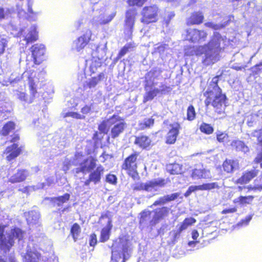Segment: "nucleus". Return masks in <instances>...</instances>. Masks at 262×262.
Listing matches in <instances>:
<instances>
[{
  "label": "nucleus",
  "instance_id": "4c0bfd02",
  "mask_svg": "<svg viewBox=\"0 0 262 262\" xmlns=\"http://www.w3.org/2000/svg\"><path fill=\"white\" fill-rule=\"evenodd\" d=\"M70 197V195L69 194L66 193L62 196L51 198V200L55 206H61L62 204L69 200Z\"/></svg>",
  "mask_w": 262,
  "mask_h": 262
},
{
  "label": "nucleus",
  "instance_id": "f8f14e48",
  "mask_svg": "<svg viewBox=\"0 0 262 262\" xmlns=\"http://www.w3.org/2000/svg\"><path fill=\"white\" fill-rule=\"evenodd\" d=\"M92 32L91 30L87 29L84 33L75 39L72 46V49L77 52L82 50L88 43L91 39Z\"/></svg>",
  "mask_w": 262,
  "mask_h": 262
},
{
  "label": "nucleus",
  "instance_id": "e2e57ef3",
  "mask_svg": "<svg viewBox=\"0 0 262 262\" xmlns=\"http://www.w3.org/2000/svg\"><path fill=\"white\" fill-rule=\"evenodd\" d=\"M9 13L10 12L8 9L5 11L3 8H0V20L7 18Z\"/></svg>",
  "mask_w": 262,
  "mask_h": 262
},
{
  "label": "nucleus",
  "instance_id": "bf43d9fd",
  "mask_svg": "<svg viewBox=\"0 0 262 262\" xmlns=\"http://www.w3.org/2000/svg\"><path fill=\"white\" fill-rule=\"evenodd\" d=\"M147 0H132L129 1V6H142Z\"/></svg>",
  "mask_w": 262,
  "mask_h": 262
},
{
  "label": "nucleus",
  "instance_id": "f704fd0d",
  "mask_svg": "<svg viewBox=\"0 0 262 262\" xmlns=\"http://www.w3.org/2000/svg\"><path fill=\"white\" fill-rule=\"evenodd\" d=\"M40 254L36 251H27L24 262H39Z\"/></svg>",
  "mask_w": 262,
  "mask_h": 262
},
{
  "label": "nucleus",
  "instance_id": "8fccbe9b",
  "mask_svg": "<svg viewBox=\"0 0 262 262\" xmlns=\"http://www.w3.org/2000/svg\"><path fill=\"white\" fill-rule=\"evenodd\" d=\"M200 129L202 132L208 135L212 134L214 130L212 126L206 123H203L200 125Z\"/></svg>",
  "mask_w": 262,
  "mask_h": 262
},
{
  "label": "nucleus",
  "instance_id": "13d9d810",
  "mask_svg": "<svg viewBox=\"0 0 262 262\" xmlns=\"http://www.w3.org/2000/svg\"><path fill=\"white\" fill-rule=\"evenodd\" d=\"M174 16V13L173 12H168L164 18L163 25L168 27L169 23L172 18Z\"/></svg>",
  "mask_w": 262,
  "mask_h": 262
},
{
  "label": "nucleus",
  "instance_id": "09e8293b",
  "mask_svg": "<svg viewBox=\"0 0 262 262\" xmlns=\"http://www.w3.org/2000/svg\"><path fill=\"white\" fill-rule=\"evenodd\" d=\"M80 233V226L77 224H74L71 230V233L75 242L77 239Z\"/></svg>",
  "mask_w": 262,
  "mask_h": 262
},
{
  "label": "nucleus",
  "instance_id": "c9c22d12",
  "mask_svg": "<svg viewBox=\"0 0 262 262\" xmlns=\"http://www.w3.org/2000/svg\"><path fill=\"white\" fill-rule=\"evenodd\" d=\"M231 146L236 150L242 151L246 153L249 151V148L245 143L240 140H234L231 143Z\"/></svg>",
  "mask_w": 262,
  "mask_h": 262
},
{
  "label": "nucleus",
  "instance_id": "052dcab7",
  "mask_svg": "<svg viewBox=\"0 0 262 262\" xmlns=\"http://www.w3.org/2000/svg\"><path fill=\"white\" fill-rule=\"evenodd\" d=\"M167 202V199L165 195L163 197H161L158 200L155 201L152 204V206L163 205L166 204Z\"/></svg>",
  "mask_w": 262,
  "mask_h": 262
},
{
  "label": "nucleus",
  "instance_id": "2eb2a0df",
  "mask_svg": "<svg viewBox=\"0 0 262 262\" xmlns=\"http://www.w3.org/2000/svg\"><path fill=\"white\" fill-rule=\"evenodd\" d=\"M18 140L19 137L17 135H15L11 140L14 143L11 146L8 147L4 151V154L6 155L7 160L11 161L19 155L20 149L18 147V145L15 143Z\"/></svg>",
  "mask_w": 262,
  "mask_h": 262
},
{
  "label": "nucleus",
  "instance_id": "72a5a7b5",
  "mask_svg": "<svg viewBox=\"0 0 262 262\" xmlns=\"http://www.w3.org/2000/svg\"><path fill=\"white\" fill-rule=\"evenodd\" d=\"M151 140L147 136H142L137 137L135 141V144L142 148H145L150 144Z\"/></svg>",
  "mask_w": 262,
  "mask_h": 262
},
{
  "label": "nucleus",
  "instance_id": "c85d7f7f",
  "mask_svg": "<svg viewBox=\"0 0 262 262\" xmlns=\"http://www.w3.org/2000/svg\"><path fill=\"white\" fill-rule=\"evenodd\" d=\"M224 170L228 173L233 171L238 167L237 160H226L223 164Z\"/></svg>",
  "mask_w": 262,
  "mask_h": 262
},
{
  "label": "nucleus",
  "instance_id": "0e129e2a",
  "mask_svg": "<svg viewBox=\"0 0 262 262\" xmlns=\"http://www.w3.org/2000/svg\"><path fill=\"white\" fill-rule=\"evenodd\" d=\"M106 180V182L114 184L116 183L117 178L115 175L110 174L107 176Z\"/></svg>",
  "mask_w": 262,
  "mask_h": 262
},
{
  "label": "nucleus",
  "instance_id": "b1692460",
  "mask_svg": "<svg viewBox=\"0 0 262 262\" xmlns=\"http://www.w3.org/2000/svg\"><path fill=\"white\" fill-rule=\"evenodd\" d=\"M29 176V173L25 170H19L9 179V181L12 183H18L24 181Z\"/></svg>",
  "mask_w": 262,
  "mask_h": 262
},
{
  "label": "nucleus",
  "instance_id": "9d476101",
  "mask_svg": "<svg viewBox=\"0 0 262 262\" xmlns=\"http://www.w3.org/2000/svg\"><path fill=\"white\" fill-rule=\"evenodd\" d=\"M207 35V33L204 30H199L192 28L186 29L183 34L185 40L193 43L204 41Z\"/></svg>",
  "mask_w": 262,
  "mask_h": 262
},
{
  "label": "nucleus",
  "instance_id": "a19ab883",
  "mask_svg": "<svg viewBox=\"0 0 262 262\" xmlns=\"http://www.w3.org/2000/svg\"><path fill=\"white\" fill-rule=\"evenodd\" d=\"M261 123V117L257 114H253L248 119L247 124L249 126H255Z\"/></svg>",
  "mask_w": 262,
  "mask_h": 262
},
{
  "label": "nucleus",
  "instance_id": "864d4df0",
  "mask_svg": "<svg viewBox=\"0 0 262 262\" xmlns=\"http://www.w3.org/2000/svg\"><path fill=\"white\" fill-rule=\"evenodd\" d=\"M187 119L188 120H193L195 117V112L194 108L192 105H190L187 108Z\"/></svg>",
  "mask_w": 262,
  "mask_h": 262
},
{
  "label": "nucleus",
  "instance_id": "a211bd4d",
  "mask_svg": "<svg viewBox=\"0 0 262 262\" xmlns=\"http://www.w3.org/2000/svg\"><path fill=\"white\" fill-rule=\"evenodd\" d=\"M96 166V160L92 157L84 159L79 167L76 169V172H82L83 173H89L94 169Z\"/></svg>",
  "mask_w": 262,
  "mask_h": 262
},
{
  "label": "nucleus",
  "instance_id": "5fc2aeb1",
  "mask_svg": "<svg viewBox=\"0 0 262 262\" xmlns=\"http://www.w3.org/2000/svg\"><path fill=\"white\" fill-rule=\"evenodd\" d=\"M131 48H132L131 44H127L124 46L119 52L117 57V60L120 59L122 57L124 56L128 52L129 49Z\"/></svg>",
  "mask_w": 262,
  "mask_h": 262
},
{
  "label": "nucleus",
  "instance_id": "7c9ffc66",
  "mask_svg": "<svg viewBox=\"0 0 262 262\" xmlns=\"http://www.w3.org/2000/svg\"><path fill=\"white\" fill-rule=\"evenodd\" d=\"M116 118L113 117V116L109 119L104 120L98 127L99 131L102 133H107L109 128L111 125H113V123H115Z\"/></svg>",
  "mask_w": 262,
  "mask_h": 262
},
{
  "label": "nucleus",
  "instance_id": "e433bc0d",
  "mask_svg": "<svg viewBox=\"0 0 262 262\" xmlns=\"http://www.w3.org/2000/svg\"><path fill=\"white\" fill-rule=\"evenodd\" d=\"M112 225L110 221H109L107 225L104 227L101 232L100 241L104 242L107 241L110 237V233L112 229Z\"/></svg>",
  "mask_w": 262,
  "mask_h": 262
},
{
  "label": "nucleus",
  "instance_id": "c756f323",
  "mask_svg": "<svg viewBox=\"0 0 262 262\" xmlns=\"http://www.w3.org/2000/svg\"><path fill=\"white\" fill-rule=\"evenodd\" d=\"M204 16L201 12L193 13L187 20L188 25H198L202 23Z\"/></svg>",
  "mask_w": 262,
  "mask_h": 262
},
{
  "label": "nucleus",
  "instance_id": "69168bd1",
  "mask_svg": "<svg viewBox=\"0 0 262 262\" xmlns=\"http://www.w3.org/2000/svg\"><path fill=\"white\" fill-rule=\"evenodd\" d=\"M179 196V194L178 193H172L170 195H165L167 202L174 200Z\"/></svg>",
  "mask_w": 262,
  "mask_h": 262
},
{
  "label": "nucleus",
  "instance_id": "5701e85b",
  "mask_svg": "<svg viewBox=\"0 0 262 262\" xmlns=\"http://www.w3.org/2000/svg\"><path fill=\"white\" fill-rule=\"evenodd\" d=\"M191 176L194 179H207L211 177L210 172L205 168H195L193 170Z\"/></svg>",
  "mask_w": 262,
  "mask_h": 262
},
{
  "label": "nucleus",
  "instance_id": "603ef678",
  "mask_svg": "<svg viewBox=\"0 0 262 262\" xmlns=\"http://www.w3.org/2000/svg\"><path fill=\"white\" fill-rule=\"evenodd\" d=\"M252 73L254 75H259L262 73V60L251 68Z\"/></svg>",
  "mask_w": 262,
  "mask_h": 262
},
{
  "label": "nucleus",
  "instance_id": "dca6fc26",
  "mask_svg": "<svg viewBox=\"0 0 262 262\" xmlns=\"http://www.w3.org/2000/svg\"><path fill=\"white\" fill-rule=\"evenodd\" d=\"M31 52L35 64H39L45 59V47L43 45H34L31 48Z\"/></svg>",
  "mask_w": 262,
  "mask_h": 262
},
{
  "label": "nucleus",
  "instance_id": "cd10ccee",
  "mask_svg": "<svg viewBox=\"0 0 262 262\" xmlns=\"http://www.w3.org/2000/svg\"><path fill=\"white\" fill-rule=\"evenodd\" d=\"M25 216L28 224L33 225L38 223L40 215L38 211L32 210L25 213Z\"/></svg>",
  "mask_w": 262,
  "mask_h": 262
},
{
  "label": "nucleus",
  "instance_id": "2f4dec72",
  "mask_svg": "<svg viewBox=\"0 0 262 262\" xmlns=\"http://www.w3.org/2000/svg\"><path fill=\"white\" fill-rule=\"evenodd\" d=\"M169 211V208L163 207L161 208L156 209L153 216L154 223L158 222L159 220L166 216Z\"/></svg>",
  "mask_w": 262,
  "mask_h": 262
},
{
  "label": "nucleus",
  "instance_id": "ddd939ff",
  "mask_svg": "<svg viewBox=\"0 0 262 262\" xmlns=\"http://www.w3.org/2000/svg\"><path fill=\"white\" fill-rule=\"evenodd\" d=\"M33 1L29 0V7H28V13L23 9L19 5H17V14L19 17L27 18L30 21H36L38 16L40 14L39 12H35L32 9Z\"/></svg>",
  "mask_w": 262,
  "mask_h": 262
},
{
  "label": "nucleus",
  "instance_id": "c03bdc74",
  "mask_svg": "<svg viewBox=\"0 0 262 262\" xmlns=\"http://www.w3.org/2000/svg\"><path fill=\"white\" fill-rule=\"evenodd\" d=\"M154 119L152 118H146L139 123L140 129H144L150 128L154 125Z\"/></svg>",
  "mask_w": 262,
  "mask_h": 262
},
{
  "label": "nucleus",
  "instance_id": "6ab92c4d",
  "mask_svg": "<svg viewBox=\"0 0 262 262\" xmlns=\"http://www.w3.org/2000/svg\"><path fill=\"white\" fill-rule=\"evenodd\" d=\"M170 126V129L167 133L166 137V143L167 144H174L177 140L181 128L180 125L178 123H173Z\"/></svg>",
  "mask_w": 262,
  "mask_h": 262
},
{
  "label": "nucleus",
  "instance_id": "37998d69",
  "mask_svg": "<svg viewBox=\"0 0 262 262\" xmlns=\"http://www.w3.org/2000/svg\"><path fill=\"white\" fill-rule=\"evenodd\" d=\"M254 197L252 195L240 196L234 200V202L241 205L250 204L252 202Z\"/></svg>",
  "mask_w": 262,
  "mask_h": 262
},
{
  "label": "nucleus",
  "instance_id": "412c9836",
  "mask_svg": "<svg viewBox=\"0 0 262 262\" xmlns=\"http://www.w3.org/2000/svg\"><path fill=\"white\" fill-rule=\"evenodd\" d=\"M137 14L136 10L134 9H129L126 12L125 25L126 28L128 29L129 31L132 30L134 27Z\"/></svg>",
  "mask_w": 262,
  "mask_h": 262
},
{
  "label": "nucleus",
  "instance_id": "aec40b11",
  "mask_svg": "<svg viewBox=\"0 0 262 262\" xmlns=\"http://www.w3.org/2000/svg\"><path fill=\"white\" fill-rule=\"evenodd\" d=\"M84 160V159L83 158V155L82 154L81 152H77L75 154L74 157L72 160L70 161H68V160H65L64 162L63 170L65 171L68 170L69 169V165H79L80 167L81 164L83 162Z\"/></svg>",
  "mask_w": 262,
  "mask_h": 262
},
{
  "label": "nucleus",
  "instance_id": "a878e982",
  "mask_svg": "<svg viewBox=\"0 0 262 262\" xmlns=\"http://www.w3.org/2000/svg\"><path fill=\"white\" fill-rule=\"evenodd\" d=\"M256 175L257 172L255 170L246 172L241 178L236 180L235 183L242 185L247 184Z\"/></svg>",
  "mask_w": 262,
  "mask_h": 262
},
{
  "label": "nucleus",
  "instance_id": "f3484780",
  "mask_svg": "<svg viewBox=\"0 0 262 262\" xmlns=\"http://www.w3.org/2000/svg\"><path fill=\"white\" fill-rule=\"evenodd\" d=\"M115 117L116 120L115 123H113L114 125L111 131L110 136L112 138H116L118 137L121 134L123 133L124 129L126 127L125 123L120 119V117L117 115H113Z\"/></svg>",
  "mask_w": 262,
  "mask_h": 262
},
{
  "label": "nucleus",
  "instance_id": "338daca9",
  "mask_svg": "<svg viewBox=\"0 0 262 262\" xmlns=\"http://www.w3.org/2000/svg\"><path fill=\"white\" fill-rule=\"evenodd\" d=\"M205 26L207 27L212 28L214 30L219 29L221 26L220 25L215 24L212 22H208L205 24Z\"/></svg>",
  "mask_w": 262,
  "mask_h": 262
},
{
  "label": "nucleus",
  "instance_id": "58836bf2",
  "mask_svg": "<svg viewBox=\"0 0 262 262\" xmlns=\"http://www.w3.org/2000/svg\"><path fill=\"white\" fill-rule=\"evenodd\" d=\"M167 170L172 174H178L182 172V166L178 163H173L167 166Z\"/></svg>",
  "mask_w": 262,
  "mask_h": 262
},
{
  "label": "nucleus",
  "instance_id": "774afa93",
  "mask_svg": "<svg viewBox=\"0 0 262 262\" xmlns=\"http://www.w3.org/2000/svg\"><path fill=\"white\" fill-rule=\"evenodd\" d=\"M97 243L96 235L95 234H92L91 236V239L90 242V245L91 246H94Z\"/></svg>",
  "mask_w": 262,
  "mask_h": 262
},
{
  "label": "nucleus",
  "instance_id": "473e14b6",
  "mask_svg": "<svg viewBox=\"0 0 262 262\" xmlns=\"http://www.w3.org/2000/svg\"><path fill=\"white\" fill-rule=\"evenodd\" d=\"M243 56L241 53H236L234 55V61H237L238 62L234 63L231 64V68L237 71L241 70L244 69L245 67L243 66V63L245 61L243 60Z\"/></svg>",
  "mask_w": 262,
  "mask_h": 262
},
{
  "label": "nucleus",
  "instance_id": "4468645a",
  "mask_svg": "<svg viewBox=\"0 0 262 262\" xmlns=\"http://www.w3.org/2000/svg\"><path fill=\"white\" fill-rule=\"evenodd\" d=\"M104 171L103 166L101 165H98L95 169H93L90 172L89 178L85 181L84 185L89 186L91 182L94 184H98L101 181Z\"/></svg>",
  "mask_w": 262,
  "mask_h": 262
},
{
  "label": "nucleus",
  "instance_id": "20e7f679",
  "mask_svg": "<svg viewBox=\"0 0 262 262\" xmlns=\"http://www.w3.org/2000/svg\"><path fill=\"white\" fill-rule=\"evenodd\" d=\"M132 251L130 242L125 238H121L117 246H114L112 250V262H125Z\"/></svg>",
  "mask_w": 262,
  "mask_h": 262
},
{
  "label": "nucleus",
  "instance_id": "7ed1b4c3",
  "mask_svg": "<svg viewBox=\"0 0 262 262\" xmlns=\"http://www.w3.org/2000/svg\"><path fill=\"white\" fill-rule=\"evenodd\" d=\"M7 29L14 36H20L24 38L26 45L32 43L38 39V32L35 25H32L28 28H19L11 22L7 27Z\"/></svg>",
  "mask_w": 262,
  "mask_h": 262
},
{
  "label": "nucleus",
  "instance_id": "6e6552de",
  "mask_svg": "<svg viewBox=\"0 0 262 262\" xmlns=\"http://www.w3.org/2000/svg\"><path fill=\"white\" fill-rule=\"evenodd\" d=\"M138 154L134 152L126 158L122 165V168L126 171L127 174L134 180L139 179V174L137 172V159Z\"/></svg>",
  "mask_w": 262,
  "mask_h": 262
},
{
  "label": "nucleus",
  "instance_id": "de8ad7c7",
  "mask_svg": "<svg viewBox=\"0 0 262 262\" xmlns=\"http://www.w3.org/2000/svg\"><path fill=\"white\" fill-rule=\"evenodd\" d=\"M62 115L64 118L70 117L77 119H84L85 118L84 116L81 115L78 113L73 112L64 111L62 112Z\"/></svg>",
  "mask_w": 262,
  "mask_h": 262
},
{
  "label": "nucleus",
  "instance_id": "79ce46f5",
  "mask_svg": "<svg viewBox=\"0 0 262 262\" xmlns=\"http://www.w3.org/2000/svg\"><path fill=\"white\" fill-rule=\"evenodd\" d=\"M195 222L196 220L192 217L185 219L183 222L182 223V225L180 226L178 230V233H180L183 230L186 229L188 226L192 225V224L195 223Z\"/></svg>",
  "mask_w": 262,
  "mask_h": 262
},
{
  "label": "nucleus",
  "instance_id": "ea45409f",
  "mask_svg": "<svg viewBox=\"0 0 262 262\" xmlns=\"http://www.w3.org/2000/svg\"><path fill=\"white\" fill-rule=\"evenodd\" d=\"M101 76L99 75L97 77H93L85 81L84 84L85 89L94 88L100 80Z\"/></svg>",
  "mask_w": 262,
  "mask_h": 262
},
{
  "label": "nucleus",
  "instance_id": "680f3d73",
  "mask_svg": "<svg viewBox=\"0 0 262 262\" xmlns=\"http://www.w3.org/2000/svg\"><path fill=\"white\" fill-rule=\"evenodd\" d=\"M252 219L251 215H248L246 216L244 219L242 220L240 222H239L237 224V226H246L247 225L249 222Z\"/></svg>",
  "mask_w": 262,
  "mask_h": 262
},
{
  "label": "nucleus",
  "instance_id": "6e6d98bb",
  "mask_svg": "<svg viewBox=\"0 0 262 262\" xmlns=\"http://www.w3.org/2000/svg\"><path fill=\"white\" fill-rule=\"evenodd\" d=\"M216 136L217 140L220 142H226L228 140L229 136L225 133L218 132Z\"/></svg>",
  "mask_w": 262,
  "mask_h": 262
},
{
  "label": "nucleus",
  "instance_id": "393cba45",
  "mask_svg": "<svg viewBox=\"0 0 262 262\" xmlns=\"http://www.w3.org/2000/svg\"><path fill=\"white\" fill-rule=\"evenodd\" d=\"M165 88L168 89V91L170 90V88L169 87H167L166 86H163L162 89L159 90L157 88L151 89L150 91L147 92L144 97V102H146L148 101L154 99V98L160 92L162 93H164L165 91Z\"/></svg>",
  "mask_w": 262,
  "mask_h": 262
},
{
  "label": "nucleus",
  "instance_id": "3c124183",
  "mask_svg": "<svg viewBox=\"0 0 262 262\" xmlns=\"http://www.w3.org/2000/svg\"><path fill=\"white\" fill-rule=\"evenodd\" d=\"M261 123H262V116L261 117ZM251 136L256 137L257 141L262 146V128L256 129L251 133Z\"/></svg>",
  "mask_w": 262,
  "mask_h": 262
},
{
  "label": "nucleus",
  "instance_id": "0eeeda50",
  "mask_svg": "<svg viewBox=\"0 0 262 262\" xmlns=\"http://www.w3.org/2000/svg\"><path fill=\"white\" fill-rule=\"evenodd\" d=\"M165 184V180L163 179H155L146 183H136L132 188L134 190H145L148 192L157 191L160 188Z\"/></svg>",
  "mask_w": 262,
  "mask_h": 262
},
{
  "label": "nucleus",
  "instance_id": "39448f33",
  "mask_svg": "<svg viewBox=\"0 0 262 262\" xmlns=\"http://www.w3.org/2000/svg\"><path fill=\"white\" fill-rule=\"evenodd\" d=\"M5 226L0 225V247L5 250H9L15 241H20L23 238V232L17 228L11 229L4 234Z\"/></svg>",
  "mask_w": 262,
  "mask_h": 262
},
{
  "label": "nucleus",
  "instance_id": "4be33fe9",
  "mask_svg": "<svg viewBox=\"0 0 262 262\" xmlns=\"http://www.w3.org/2000/svg\"><path fill=\"white\" fill-rule=\"evenodd\" d=\"M106 42L102 40L97 46L96 50L92 52L93 56L97 57L99 59H102L106 54Z\"/></svg>",
  "mask_w": 262,
  "mask_h": 262
},
{
  "label": "nucleus",
  "instance_id": "49530a36",
  "mask_svg": "<svg viewBox=\"0 0 262 262\" xmlns=\"http://www.w3.org/2000/svg\"><path fill=\"white\" fill-rule=\"evenodd\" d=\"M151 212L149 211H144L141 213L140 223L144 224L148 222H154V220H150Z\"/></svg>",
  "mask_w": 262,
  "mask_h": 262
},
{
  "label": "nucleus",
  "instance_id": "a18cd8bd",
  "mask_svg": "<svg viewBox=\"0 0 262 262\" xmlns=\"http://www.w3.org/2000/svg\"><path fill=\"white\" fill-rule=\"evenodd\" d=\"M14 128L15 124L13 122H9L3 127L1 130V134L3 136H6L10 132H12L14 129Z\"/></svg>",
  "mask_w": 262,
  "mask_h": 262
},
{
  "label": "nucleus",
  "instance_id": "9b49d317",
  "mask_svg": "<svg viewBox=\"0 0 262 262\" xmlns=\"http://www.w3.org/2000/svg\"><path fill=\"white\" fill-rule=\"evenodd\" d=\"M159 12V9L156 5L144 7L141 12V21L146 24L156 21L158 19Z\"/></svg>",
  "mask_w": 262,
  "mask_h": 262
},
{
  "label": "nucleus",
  "instance_id": "1a4fd4ad",
  "mask_svg": "<svg viewBox=\"0 0 262 262\" xmlns=\"http://www.w3.org/2000/svg\"><path fill=\"white\" fill-rule=\"evenodd\" d=\"M116 15L115 13L107 14L103 10L93 11V17L91 20V23L93 26L105 25L110 22Z\"/></svg>",
  "mask_w": 262,
  "mask_h": 262
},
{
  "label": "nucleus",
  "instance_id": "f03ea898",
  "mask_svg": "<svg viewBox=\"0 0 262 262\" xmlns=\"http://www.w3.org/2000/svg\"><path fill=\"white\" fill-rule=\"evenodd\" d=\"M219 77L212 78L209 83L204 95L206 97V105H211L218 114L224 112L226 106V97L222 93V90L217 85Z\"/></svg>",
  "mask_w": 262,
  "mask_h": 262
},
{
  "label": "nucleus",
  "instance_id": "bb28decb",
  "mask_svg": "<svg viewBox=\"0 0 262 262\" xmlns=\"http://www.w3.org/2000/svg\"><path fill=\"white\" fill-rule=\"evenodd\" d=\"M218 185L216 183L203 184L198 186H190L188 189L191 193L196 190H208L217 188Z\"/></svg>",
  "mask_w": 262,
  "mask_h": 262
},
{
  "label": "nucleus",
  "instance_id": "4d7b16f0",
  "mask_svg": "<svg viewBox=\"0 0 262 262\" xmlns=\"http://www.w3.org/2000/svg\"><path fill=\"white\" fill-rule=\"evenodd\" d=\"M7 40L4 36H0V55L3 54L7 46Z\"/></svg>",
  "mask_w": 262,
  "mask_h": 262
},
{
  "label": "nucleus",
  "instance_id": "423d86ee",
  "mask_svg": "<svg viewBox=\"0 0 262 262\" xmlns=\"http://www.w3.org/2000/svg\"><path fill=\"white\" fill-rule=\"evenodd\" d=\"M35 69L36 67L33 66L32 69H27L22 74V78L29 81L30 91L33 96L36 92V83L39 82V80L43 79L46 74V72L42 68L36 76V72L35 71Z\"/></svg>",
  "mask_w": 262,
  "mask_h": 262
},
{
  "label": "nucleus",
  "instance_id": "f257e3e1",
  "mask_svg": "<svg viewBox=\"0 0 262 262\" xmlns=\"http://www.w3.org/2000/svg\"><path fill=\"white\" fill-rule=\"evenodd\" d=\"M225 38L218 33H214L210 41L206 45L198 47L190 48L186 50L185 54L188 55L195 54L203 55L202 62L204 64L209 66L217 62L220 58V53L224 49Z\"/></svg>",
  "mask_w": 262,
  "mask_h": 262
}]
</instances>
